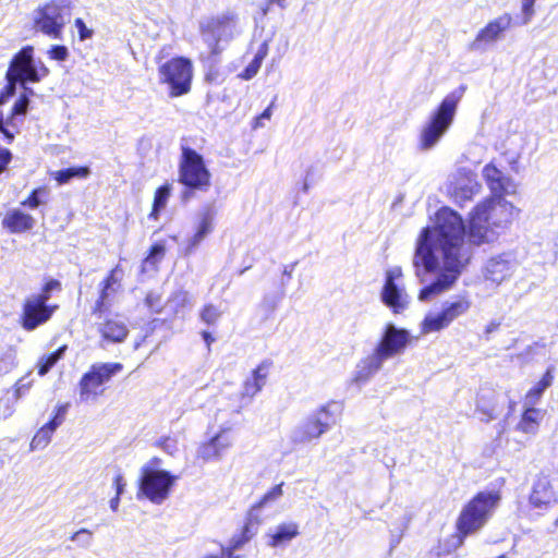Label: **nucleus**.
Wrapping results in <instances>:
<instances>
[{
  "mask_svg": "<svg viewBox=\"0 0 558 558\" xmlns=\"http://www.w3.org/2000/svg\"><path fill=\"white\" fill-rule=\"evenodd\" d=\"M558 504V495L550 478L547 475L539 474L532 483L529 495V506L537 514H544L550 508Z\"/></svg>",
  "mask_w": 558,
  "mask_h": 558,
  "instance_id": "f3484780",
  "label": "nucleus"
},
{
  "mask_svg": "<svg viewBox=\"0 0 558 558\" xmlns=\"http://www.w3.org/2000/svg\"><path fill=\"white\" fill-rule=\"evenodd\" d=\"M299 535V525L294 522L281 523L276 526L274 533L269 534L268 545L279 547L289 543Z\"/></svg>",
  "mask_w": 558,
  "mask_h": 558,
  "instance_id": "cd10ccee",
  "label": "nucleus"
},
{
  "mask_svg": "<svg viewBox=\"0 0 558 558\" xmlns=\"http://www.w3.org/2000/svg\"><path fill=\"white\" fill-rule=\"evenodd\" d=\"M80 402L93 403L104 393L101 386H80Z\"/></svg>",
  "mask_w": 558,
  "mask_h": 558,
  "instance_id": "58836bf2",
  "label": "nucleus"
},
{
  "mask_svg": "<svg viewBox=\"0 0 558 558\" xmlns=\"http://www.w3.org/2000/svg\"><path fill=\"white\" fill-rule=\"evenodd\" d=\"M159 81L170 87V95L179 97L191 89L193 64L184 57L173 58L162 63L158 69Z\"/></svg>",
  "mask_w": 558,
  "mask_h": 558,
  "instance_id": "9d476101",
  "label": "nucleus"
},
{
  "mask_svg": "<svg viewBox=\"0 0 558 558\" xmlns=\"http://www.w3.org/2000/svg\"><path fill=\"white\" fill-rule=\"evenodd\" d=\"M401 277H402L401 267H398V266L392 267L386 271L384 286H388L389 283L391 286L398 284L397 280H399Z\"/></svg>",
  "mask_w": 558,
  "mask_h": 558,
  "instance_id": "8fccbe9b",
  "label": "nucleus"
},
{
  "mask_svg": "<svg viewBox=\"0 0 558 558\" xmlns=\"http://www.w3.org/2000/svg\"><path fill=\"white\" fill-rule=\"evenodd\" d=\"M124 276L123 269L120 265H117L106 279L99 284V296L95 302L93 313H102L107 311L114 298V295L121 290V282Z\"/></svg>",
  "mask_w": 558,
  "mask_h": 558,
  "instance_id": "6ab92c4d",
  "label": "nucleus"
},
{
  "mask_svg": "<svg viewBox=\"0 0 558 558\" xmlns=\"http://www.w3.org/2000/svg\"><path fill=\"white\" fill-rule=\"evenodd\" d=\"M197 458L204 461H210L220 460L221 456L219 454L217 448L215 447V444L211 440H209L198 447Z\"/></svg>",
  "mask_w": 558,
  "mask_h": 558,
  "instance_id": "a19ab883",
  "label": "nucleus"
},
{
  "mask_svg": "<svg viewBox=\"0 0 558 558\" xmlns=\"http://www.w3.org/2000/svg\"><path fill=\"white\" fill-rule=\"evenodd\" d=\"M177 477L165 470L143 468L140 478V494L153 504L160 505L169 496Z\"/></svg>",
  "mask_w": 558,
  "mask_h": 558,
  "instance_id": "ddd939ff",
  "label": "nucleus"
},
{
  "mask_svg": "<svg viewBox=\"0 0 558 558\" xmlns=\"http://www.w3.org/2000/svg\"><path fill=\"white\" fill-rule=\"evenodd\" d=\"M272 106H274V102H271L269 105V107H267L263 113L259 116V119L262 120H269L271 118V114H272Z\"/></svg>",
  "mask_w": 558,
  "mask_h": 558,
  "instance_id": "680f3d73",
  "label": "nucleus"
},
{
  "mask_svg": "<svg viewBox=\"0 0 558 558\" xmlns=\"http://www.w3.org/2000/svg\"><path fill=\"white\" fill-rule=\"evenodd\" d=\"M122 368L119 363H105L93 365L90 372L86 373L81 384H102L111 378V376Z\"/></svg>",
  "mask_w": 558,
  "mask_h": 558,
  "instance_id": "bb28decb",
  "label": "nucleus"
},
{
  "mask_svg": "<svg viewBox=\"0 0 558 558\" xmlns=\"http://www.w3.org/2000/svg\"><path fill=\"white\" fill-rule=\"evenodd\" d=\"M49 73L41 60L34 58V47H23L11 60L8 76L20 80L23 89L27 88L26 83H37Z\"/></svg>",
  "mask_w": 558,
  "mask_h": 558,
  "instance_id": "9b49d317",
  "label": "nucleus"
},
{
  "mask_svg": "<svg viewBox=\"0 0 558 558\" xmlns=\"http://www.w3.org/2000/svg\"><path fill=\"white\" fill-rule=\"evenodd\" d=\"M66 350V347L63 345L50 353L48 356L43 357L38 364V373L40 375H45L48 371L62 357Z\"/></svg>",
  "mask_w": 558,
  "mask_h": 558,
  "instance_id": "e433bc0d",
  "label": "nucleus"
},
{
  "mask_svg": "<svg viewBox=\"0 0 558 558\" xmlns=\"http://www.w3.org/2000/svg\"><path fill=\"white\" fill-rule=\"evenodd\" d=\"M341 412L342 405L336 401L320 407L292 429L290 435L291 441L298 445L319 438L337 424Z\"/></svg>",
  "mask_w": 558,
  "mask_h": 558,
  "instance_id": "39448f33",
  "label": "nucleus"
},
{
  "mask_svg": "<svg viewBox=\"0 0 558 558\" xmlns=\"http://www.w3.org/2000/svg\"><path fill=\"white\" fill-rule=\"evenodd\" d=\"M8 84L0 93V100L5 102H13L15 98L16 84L20 83V80H15L13 76H8Z\"/></svg>",
  "mask_w": 558,
  "mask_h": 558,
  "instance_id": "37998d69",
  "label": "nucleus"
},
{
  "mask_svg": "<svg viewBox=\"0 0 558 558\" xmlns=\"http://www.w3.org/2000/svg\"><path fill=\"white\" fill-rule=\"evenodd\" d=\"M534 0H522L523 25L529 24L530 21L532 20V16L534 14Z\"/></svg>",
  "mask_w": 558,
  "mask_h": 558,
  "instance_id": "09e8293b",
  "label": "nucleus"
},
{
  "mask_svg": "<svg viewBox=\"0 0 558 558\" xmlns=\"http://www.w3.org/2000/svg\"><path fill=\"white\" fill-rule=\"evenodd\" d=\"M551 380H554L553 369L548 368L546 374L544 375L543 379L539 380L538 384L546 385V384H550Z\"/></svg>",
  "mask_w": 558,
  "mask_h": 558,
  "instance_id": "052dcab7",
  "label": "nucleus"
},
{
  "mask_svg": "<svg viewBox=\"0 0 558 558\" xmlns=\"http://www.w3.org/2000/svg\"><path fill=\"white\" fill-rule=\"evenodd\" d=\"M385 362L373 351L372 354L362 359L355 367L354 376L356 381H367L380 371Z\"/></svg>",
  "mask_w": 558,
  "mask_h": 558,
  "instance_id": "393cba45",
  "label": "nucleus"
},
{
  "mask_svg": "<svg viewBox=\"0 0 558 558\" xmlns=\"http://www.w3.org/2000/svg\"><path fill=\"white\" fill-rule=\"evenodd\" d=\"M483 178L495 196L477 204L470 213L468 236L474 245L497 240L518 214L515 207L501 197L502 194L515 193V184L493 163L483 168Z\"/></svg>",
  "mask_w": 558,
  "mask_h": 558,
  "instance_id": "f03ea898",
  "label": "nucleus"
},
{
  "mask_svg": "<svg viewBox=\"0 0 558 558\" xmlns=\"http://www.w3.org/2000/svg\"><path fill=\"white\" fill-rule=\"evenodd\" d=\"M256 532H257V526L251 522H247L244 525L242 533L239 536L232 537L231 545H230L231 549H233V550L240 549L243 546V544L248 542L256 534Z\"/></svg>",
  "mask_w": 558,
  "mask_h": 558,
  "instance_id": "c9c22d12",
  "label": "nucleus"
},
{
  "mask_svg": "<svg viewBox=\"0 0 558 558\" xmlns=\"http://www.w3.org/2000/svg\"><path fill=\"white\" fill-rule=\"evenodd\" d=\"M99 332L102 339L110 342H122L128 333L129 329L125 323L119 318H108L99 326Z\"/></svg>",
  "mask_w": 558,
  "mask_h": 558,
  "instance_id": "a878e982",
  "label": "nucleus"
},
{
  "mask_svg": "<svg viewBox=\"0 0 558 558\" xmlns=\"http://www.w3.org/2000/svg\"><path fill=\"white\" fill-rule=\"evenodd\" d=\"M33 94L31 88H25L13 102L0 100V135L5 143L11 144L20 133L21 126L27 114L29 106L28 95Z\"/></svg>",
  "mask_w": 558,
  "mask_h": 558,
  "instance_id": "1a4fd4ad",
  "label": "nucleus"
},
{
  "mask_svg": "<svg viewBox=\"0 0 558 558\" xmlns=\"http://www.w3.org/2000/svg\"><path fill=\"white\" fill-rule=\"evenodd\" d=\"M501 496L499 492H480L462 509L457 527L463 536L482 529L495 509L498 507Z\"/></svg>",
  "mask_w": 558,
  "mask_h": 558,
  "instance_id": "20e7f679",
  "label": "nucleus"
},
{
  "mask_svg": "<svg viewBox=\"0 0 558 558\" xmlns=\"http://www.w3.org/2000/svg\"><path fill=\"white\" fill-rule=\"evenodd\" d=\"M222 457L225 452L232 446L231 437L226 433H220L210 439Z\"/></svg>",
  "mask_w": 558,
  "mask_h": 558,
  "instance_id": "a18cd8bd",
  "label": "nucleus"
},
{
  "mask_svg": "<svg viewBox=\"0 0 558 558\" xmlns=\"http://www.w3.org/2000/svg\"><path fill=\"white\" fill-rule=\"evenodd\" d=\"M210 179L204 158L194 149L184 147L179 165V182L191 190L206 192L210 187Z\"/></svg>",
  "mask_w": 558,
  "mask_h": 558,
  "instance_id": "6e6552de",
  "label": "nucleus"
},
{
  "mask_svg": "<svg viewBox=\"0 0 558 558\" xmlns=\"http://www.w3.org/2000/svg\"><path fill=\"white\" fill-rule=\"evenodd\" d=\"M69 17L64 8L54 1L38 7L32 13L34 29L52 39L62 38L63 28Z\"/></svg>",
  "mask_w": 558,
  "mask_h": 558,
  "instance_id": "f8f14e48",
  "label": "nucleus"
},
{
  "mask_svg": "<svg viewBox=\"0 0 558 558\" xmlns=\"http://www.w3.org/2000/svg\"><path fill=\"white\" fill-rule=\"evenodd\" d=\"M294 265H291V266H286L284 269H283V275L287 276L288 278H291L292 277V272H293V268H294Z\"/></svg>",
  "mask_w": 558,
  "mask_h": 558,
  "instance_id": "69168bd1",
  "label": "nucleus"
},
{
  "mask_svg": "<svg viewBox=\"0 0 558 558\" xmlns=\"http://www.w3.org/2000/svg\"><path fill=\"white\" fill-rule=\"evenodd\" d=\"M65 417L54 414L53 417L47 423L53 430H56L63 422Z\"/></svg>",
  "mask_w": 558,
  "mask_h": 558,
  "instance_id": "13d9d810",
  "label": "nucleus"
},
{
  "mask_svg": "<svg viewBox=\"0 0 558 558\" xmlns=\"http://www.w3.org/2000/svg\"><path fill=\"white\" fill-rule=\"evenodd\" d=\"M383 303L389 307L395 314L403 313L410 304V296L404 288L399 284L384 286L380 292Z\"/></svg>",
  "mask_w": 558,
  "mask_h": 558,
  "instance_id": "5701e85b",
  "label": "nucleus"
},
{
  "mask_svg": "<svg viewBox=\"0 0 558 558\" xmlns=\"http://www.w3.org/2000/svg\"><path fill=\"white\" fill-rule=\"evenodd\" d=\"M89 172L87 167H77L56 171L52 175L59 184H65L73 178H87Z\"/></svg>",
  "mask_w": 558,
  "mask_h": 558,
  "instance_id": "7c9ffc66",
  "label": "nucleus"
},
{
  "mask_svg": "<svg viewBox=\"0 0 558 558\" xmlns=\"http://www.w3.org/2000/svg\"><path fill=\"white\" fill-rule=\"evenodd\" d=\"M119 504H120V496L116 495V497H113L109 502L111 510L117 511L119 508Z\"/></svg>",
  "mask_w": 558,
  "mask_h": 558,
  "instance_id": "e2e57ef3",
  "label": "nucleus"
},
{
  "mask_svg": "<svg viewBox=\"0 0 558 558\" xmlns=\"http://www.w3.org/2000/svg\"><path fill=\"white\" fill-rule=\"evenodd\" d=\"M48 53L51 59L58 61H64L69 56L68 49L64 46H52Z\"/></svg>",
  "mask_w": 558,
  "mask_h": 558,
  "instance_id": "603ef678",
  "label": "nucleus"
},
{
  "mask_svg": "<svg viewBox=\"0 0 558 558\" xmlns=\"http://www.w3.org/2000/svg\"><path fill=\"white\" fill-rule=\"evenodd\" d=\"M465 234L462 217L448 207L436 213L433 226L421 230L413 256L415 274L422 283L428 275L435 278L420 291V301L428 302L456 284L471 258Z\"/></svg>",
  "mask_w": 558,
  "mask_h": 558,
  "instance_id": "f257e3e1",
  "label": "nucleus"
},
{
  "mask_svg": "<svg viewBox=\"0 0 558 558\" xmlns=\"http://www.w3.org/2000/svg\"><path fill=\"white\" fill-rule=\"evenodd\" d=\"M193 303L194 302L192 295L184 289L177 290L168 300V306L175 314H183L185 310L193 306Z\"/></svg>",
  "mask_w": 558,
  "mask_h": 558,
  "instance_id": "c756f323",
  "label": "nucleus"
},
{
  "mask_svg": "<svg viewBox=\"0 0 558 558\" xmlns=\"http://www.w3.org/2000/svg\"><path fill=\"white\" fill-rule=\"evenodd\" d=\"M36 220L33 216L20 209L8 210L2 219V226L12 233H23L34 228Z\"/></svg>",
  "mask_w": 558,
  "mask_h": 558,
  "instance_id": "b1692460",
  "label": "nucleus"
},
{
  "mask_svg": "<svg viewBox=\"0 0 558 558\" xmlns=\"http://www.w3.org/2000/svg\"><path fill=\"white\" fill-rule=\"evenodd\" d=\"M58 307V305L48 304L43 299L31 294L23 302L21 326L27 331H33L49 322Z\"/></svg>",
  "mask_w": 558,
  "mask_h": 558,
  "instance_id": "2eb2a0df",
  "label": "nucleus"
},
{
  "mask_svg": "<svg viewBox=\"0 0 558 558\" xmlns=\"http://www.w3.org/2000/svg\"><path fill=\"white\" fill-rule=\"evenodd\" d=\"M12 160V153L4 147L0 146V174L7 169Z\"/></svg>",
  "mask_w": 558,
  "mask_h": 558,
  "instance_id": "864d4df0",
  "label": "nucleus"
},
{
  "mask_svg": "<svg viewBox=\"0 0 558 558\" xmlns=\"http://www.w3.org/2000/svg\"><path fill=\"white\" fill-rule=\"evenodd\" d=\"M49 190L47 187L35 189L27 199L22 202L23 206L35 209L41 204H46L49 198Z\"/></svg>",
  "mask_w": 558,
  "mask_h": 558,
  "instance_id": "f704fd0d",
  "label": "nucleus"
},
{
  "mask_svg": "<svg viewBox=\"0 0 558 558\" xmlns=\"http://www.w3.org/2000/svg\"><path fill=\"white\" fill-rule=\"evenodd\" d=\"M202 335H203V338L206 341L207 345L209 347L210 343L214 341V338L211 337V335L208 331H203Z\"/></svg>",
  "mask_w": 558,
  "mask_h": 558,
  "instance_id": "0e129e2a",
  "label": "nucleus"
},
{
  "mask_svg": "<svg viewBox=\"0 0 558 558\" xmlns=\"http://www.w3.org/2000/svg\"><path fill=\"white\" fill-rule=\"evenodd\" d=\"M233 549L231 547L225 548L219 547V550L216 554L206 555L204 558H231Z\"/></svg>",
  "mask_w": 558,
  "mask_h": 558,
  "instance_id": "6e6d98bb",
  "label": "nucleus"
},
{
  "mask_svg": "<svg viewBox=\"0 0 558 558\" xmlns=\"http://www.w3.org/2000/svg\"><path fill=\"white\" fill-rule=\"evenodd\" d=\"M222 312L214 304H207L199 313L201 320L206 325H215L221 317Z\"/></svg>",
  "mask_w": 558,
  "mask_h": 558,
  "instance_id": "ea45409f",
  "label": "nucleus"
},
{
  "mask_svg": "<svg viewBox=\"0 0 558 558\" xmlns=\"http://www.w3.org/2000/svg\"><path fill=\"white\" fill-rule=\"evenodd\" d=\"M472 306L469 295H454L445 302L438 312H428L421 323V333L428 335L448 328L454 320L468 314Z\"/></svg>",
  "mask_w": 558,
  "mask_h": 558,
  "instance_id": "0eeeda50",
  "label": "nucleus"
},
{
  "mask_svg": "<svg viewBox=\"0 0 558 558\" xmlns=\"http://www.w3.org/2000/svg\"><path fill=\"white\" fill-rule=\"evenodd\" d=\"M171 192H172V184H170V183H166L156 190L155 196H154L153 208L149 214L150 219H155V220L158 219L160 211L163 210L168 204V201L171 196Z\"/></svg>",
  "mask_w": 558,
  "mask_h": 558,
  "instance_id": "c85d7f7f",
  "label": "nucleus"
},
{
  "mask_svg": "<svg viewBox=\"0 0 558 558\" xmlns=\"http://www.w3.org/2000/svg\"><path fill=\"white\" fill-rule=\"evenodd\" d=\"M518 268L519 263L515 257L510 253H502L490 257L486 262L483 276L485 280L500 286L510 280Z\"/></svg>",
  "mask_w": 558,
  "mask_h": 558,
  "instance_id": "a211bd4d",
  "label": "nucleus"
},
{
  "mask_svg": "<svg viewBox=\"0 0 558 558\" xmlns=\"http://www.w3.org/2000/svg\"><path fill=\"white\" fill-rule=\"evenodd\" d=\"M411 340L412 337L407 329L387 324L374 352L386 362L402 355Z\"/></svg>",
  "mask_w": 558,
  "mask_h": 558,
  "instance_id": "4468645a",
  "label": "nucleus"
},
{
  "mask_svg": "<svg viewBox=\"0 0 558 558\" xmlns=\"http://www.w3.org/2000/svg\"><path fill=\"white\" fill-rule=\"evenodd\" d=\"M203 41L211 56H218L226 46L239 34L238 15L227 10L220 14L208 17L199 25Z\"/></svg>",
  "mask_w": 558,
  "mask_h": 558,
  "instance_id": "423d86ee",
  "label": "nucleus"
},
{
  "mask_svg": "<svg viewBox=\"0 0 558 558\" xmlns=\"http://www.w3.org/2000/svg\"><path fill=\"white\" fill-rule=\"evenodd\" d=\"M269 2L278 4L281 9L286 8V0H269Z\"/></svg>",
  "mask_w": 558,
  "mask_h": 558,
  "instance_id": "338daca9",
  "label": "nucleus"
},
{
  "mask_svg": "<svg viewBox=\"0 0 558 558\" xmlns=\"http://www.w3.org/2000/svg\"><path fill=\"white\" fill-rule=\"evenodd\" d=\"M464 90L465 87L461 86L448 94L430 113L418 135V148L421 150L427 151L433 149L450 129Z\"/></svg>",
  "mask_w": 558,
  "mask_h": 558,
  "instance_id": "7ed1b4c3",
  "label": "nucleus"
},
{
  "mask_svg": "<svg viewBox=\"0 0 558 558\" xmlns=\"http://www.w3.org/2000/svg\"><path fill=\"white\" fill-rule=\"evenodd\" d=\"M216 215L214 204H206L199 208L195 218V232L187 241V253H192L214 231Z\"/></svg>",
  "mask_w": 558,
  "mask_h": 558,
  "instance_id": "aec40b11",
  "label": "nucleus"
},
{
  "mask_svg": "<svg viewBox=\"0 0 558 558\" xmlns=\"http://www.w3.org/2000/svg\"><path fill=\"white\" fill-rule=\"evenodd\" d=\"M267 54V47L263 45V47L256 52L253 60L248 63V65L244 69V71L240 74V77L243 80H251L254 77L259 71L263 60Z\"/></svg>",
  "mask_w": 558,
  "mask_h": 558,
  "instance_id": "2f4dec72",
  "label": "nucleus"
},
{
  "mask_svg": "<svg viewBox=\"0 0 558 558\" xmlns=\"http://www.w3.org/2000/svg\"><path fill=\"white\" fill-rule=\"evenodd\" d=\"M282 486H283V483L274 486L269 492H267L263 496V498L259 500V502L255 507L256 508H262L265 505H267L269 502H272V501H276L277 499H279L282 496V494H283Z\"/></svg>",
  "mask_w": 558,
  "mask_h": 558,
  "instance_id": "49530a36",
  "label": "nucleus"
},
{
  "mask_svg": "<svg viewBox=\"0 0 558 558\" xmlns=\"http://www.w3.org/2000/svg\"><path fill=\"white\" fill-rule=\"evenodd\" d=\"M512 17L508 13L490 21L478 32L475 39L471 43V50H482L485 46L497 41L501 37L502 33L510 27Z\"/></svg>",
  "mask_w": 558,
  "mask_h": 558,
  "instance_id": "412c9836",
  "label": "nucleus"
},
{
  "mask_svg": "<svg viewBox=\"0 0 558 558\" xmlns=\"http://www.w3.org/2000/svg\"><path fill=\"white\" fill-rule=\"evenodd\" d=\"M69 407H70V403L69 402H65L63 404H60L58 408H57V411L54 414H59L63 417L66 416V413H68V410H69Z\"/></svg>",
  "mask_w": 558,
  "mask_h": 558,
  "instance_id": "bf43d9fd",
  "label": "nucleus"
},
{
  "mask_svg": "<svg viewBox=\"0 0 558 558\" xmlns=\"http://www.w3.org/2000/svg\"><path fill=\"white\" fill-rule=\"evenodd\" d=\"M272 366V363L269 361L262 362L256 369L253 372L254 380L257 384L258 381L265 380L268 377L269 371Z\"/></svg>",
  "mask_w": 558,
  "mask_h": 558,
  "instance_id": "de8ad7c7",
  "label": "nucleus"
},
{
  "mask_svg": "<svg viewBox=\"0 0 558 558\" xmlns=\"http://www.w3.org/2000/svg\"><path fill=\"white\" fill-rule=\"evenodd\" d=\"M75 26L80 33L81 40L92 37L93 32L88 29L82 19L75 20Z\"/></svg>",
  "mask_w": 558,
  "mask_h": 558,
  "instance_id": "5fc2aeb1",
  "label": "nucleus"
},
{
  "mask_svg": "<svg viewBox=\"0 0 558 558\" xmlns=\"http://www.w3.org/2000/svg\"><path fill=\"white\" fill-rule=\"evenodd\" d=\"M145 301L149 308L159 312L161 306V294L159 292L150 291L147 293Z\"/></svg>",
  "mask_w": 558,
  "mask_h": 558,
  "instance_id": "3c124183",
  "label": "nucleus"
},
{
  "mask_svg": "<svg viewBox=\"0 0 558 558\" xmlns=\"http://www.w3.org/2000/svg\"><path fill=\"white\" fill-rule=\"evenodd\" d=\"M480 191L481 184L471 170L460 168L449 177L447 192L460 206L471 201Z\"/></svg>",
  "mask_w": 558,
  "mask_h": 558,
  "instance_id": "dca6fc26",
  "label": "nucleus"
},
{
  "mask_svg": "<svg viewBox=\"0 0 558 558\" xmlns=\"http://www.w3.org/2000/svg\"><path fill=\"white\" fill-rule=\"evenodd\" d=\"M114 486H116V492L118 496H121L123 494V490H124V487H125V482L123 480V476L121 474H118L114 478Z\"/></svg>",
  "mask_w": 558,
  "mask_h": 558,
  "instance_id": "4d7b16f0",
  "label": "nucleus"
},
{
  "mask_svg": "<svg viewBox=\"0 0 558 558\" xmlns=\"http://www.w3.org/2000/svg\"><path fill=\"white\" fill-rule=\"evenodd\" d=\"M70 539L75 543L76 547L88 549L93 545L94 534L87 529H81L73 533Z\"/></svg>",
  "mask_w": 558,
  "mask_h": 558,
  "instance_id": "4c0bfd02",
  "label": "nucleus"
},
{
  "mask_svg": "<svg viewBox=\"0 0 558 558\" xmlns=\"http://www.w3.org/2000/svg\"><path fill=\"white\" fill-rule=\"evenodd\" d=\"M546 386L532 388L525 397V407H527L518 424V429L525 434H535L538 429L539 421L543 418L541 410L530 407L541 398Z\"/></svg>",
  "mask_w": 558,
  "mask_h": 558,
  "instance_id": "4be33fe9",
  "label": "nucleus"
},
{
  "mask_svg": "<svg viewBox=\"0 0 558 558\" xmlns=\"http://www.w3.org/2000/svg\"><path fill=\"white\" fill-rule=\"evenodd\" d=\"M262 121H263V120H262V119H259V116H258V117L255 119V122H254V124H253V128H254V129H257V128H262V126H264V124H263V122H262Z\"/></svg>",
  "mask_w": 558,
  "mask_h": 558,
  "instance_id": "774afa93",
  "label": "nucleus"
},
{
  "mask_svg": "<svg viewBox=\"0 0 558 558\" xmlns=\"http://www.w3.org/2000/svg\"><path fill=\"white\" fill-rule=\"evenodd\" d=\"M61 290V283L60 281L56 280V279H50L49 281H47L45 283V286L43 287L41 289V292L39 293H34L33 295L37 296V298H40L43 299L45 302L48 303L49 299L51 298V293L53 291H59Z\"/></svg>",
  "mask_w": 558,
  "mask_h": 558,
  "instance_id": "c03bdc74",
  "label": "nucleus"
},
{
  "mask_svg": "<svg viewBox=\"0 0 558 558\" xmlns=\"http://www.w3.org/2000/svg\"><path fill=\"white\" fill-rule=\"evenodd\" d=\"M54 430L45 424L33 437L31 441V450L46 448L49 445Z\"/></svg>",
  "mask_w": 558,
  "mask_h": 558,
  "instance_id": "473e14b6",
  "label": "nucleus"
},
{
  "mask_svg": "<svg viewBox=\"0 0 558 558\" xmlns=\"http://www.w3.org/2000/svg\"><path fill=\"white\" fill-rule=\"evenodd\" d=\"M487 395H482L477 400L476 412L480 414V420L489 422L498 416V409L496 404H486L485 398Z\"/></svg>",
  "mask_w": 558,
  "mask_h": 558,
  "instance_id": "72a5a7b5",
  "label": "nucleus"
},
{
  "mask_svg": "<svg viewBox=\"0 0 558 558\" xmlns=\"http://www.w3.org/2000/svg\"><path fill=\"white\" fill-rule=\"evenodd\" d=\"M166 247L162 243H156L151 246L148 256L144 260V265L155 267L165 256Z\"/></svg>",
  "mask_w": 558,
  "mask_h": 558,
  "instance_id": "79ce46f5",
  "label": "nucleus"
}]
</instances>
